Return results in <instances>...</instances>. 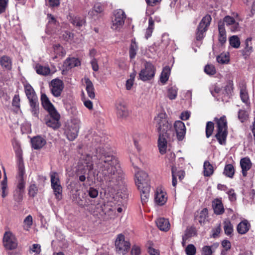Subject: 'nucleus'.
<instances>
[{
  "label": "nucleus",
  "instance_id": "nucleus-1",
  "mask_svg": "<svg viewBox=\"0 0 255 255\" xmlns=\"http://www.w3.org/2000/svg\"><path fill=\"white\" fill-rule=\"evenodd\" d=\"M84 164L88 170L94 169L97 172V178L100 181H105L110 185H119L124 178L118 159L108 153L103 147L97 149L94 156L87 154Z\"/></svg>",
  "mask_w": 255,
  "mask_h": 255
},
{
  "label": "nucleus",
  "instance_id": "nucleus-2",
  "mask_svg": "<svg viewBox=\"0 0 255 255\" xmlns=\"http://www.w3.org/2000/svg\"><path fill=\"white\" fill-rule=\"evenodd\" d=\"M154 123L159 133H166L167 138L174 135L172 130L171 124L169 123L167 119L165 113L161 112L154 118Z\"/></svg>",
  "mask_w": 255,
  "mask_h": 255
},
{
  "label": "nucleus",
  "instance_id": "nucleus-3",
  "mask_svg": "<svg viewBox=\"0 0 255 255\" xmlns=\"http://www.w3.org/2000/svg\"><path fill=\"white\" fill-rule=\"evenodd\" d=\"M217 124V133L216 137L221 144H225L227 136V122L225 116L220 119L215 118Z\"/></svg>",
  "mask_w": 255,
  "mask_h": 255
},
{
  "label": "nucleus",
  "instance_id": "nucleus-4",
  "mask_svg": "<svg viewBox=\"0 0 255 255\" xmlns=\"http://www.w3.org/2000/svg\"><path fill=\"white\" fill-rule=\"evenodd\" d=\"M81 122L78 119H73L65 127L64 134L69 140H74L77 136Z\"/></svg>",
  "mask_w": 255,
  "mask_h": 255
},
{
  "label": "nucleus",
  "instance_id": "nucleus-5",
  "mask_svg": "<svg viewBox=\"0 0 255 255\" xmlns=\"http://www.w3.org/2000/svg\"><path fill=\"white\" fill-rule=\"evenodd\" d=\"M134 167L135 168V183L138 189L150 187L147 174L143 171L139 170L136 166H134Z\"/></svg>",
  "mask_w": 255,
  "mask_h": 255
},
{
  "label": "nucleus",
  "instance_id": "nucleus-6",
  "mask_svg": "<svg viewBox=\"0 0 255 255\" xmlns=\"http://www.w3.org/2000/svg\"><path fill=\"white\" fill-rule=\"evenodd\" d=\"M115 245L116 252L123 255H126L130 247V243L125 240V236L122 234L117 236Z\"/></svg>",
  "mask_w": 255,
  "mask_h": 255
},
{
  "label": "nucleus",
  "instance_id": "nucleus-7",
  "mask_svg": "<svg viewBox=\"0 0 255 255\" xmlns=\"http://www.w3.org/2000/svg\"><path fill=\"white\" fill-rule=\"evenodd\" d=\"M212 18L210 15H206L203 17L197 28L196 32V39L200 40L204 37V33L207 30L211 21Z\"/></svg>",
  "mask_w": 255,
  "mask_h": 255
},
{
  "label": "nucleus",
  "instance_id": "nucleus-8",
  "mask_svg": "<svg viewBox=\"0 0 255 255\" xmlns=\"http://www.w3.org/2000/svg\"><path fill=\"white\" fill-rule=\"evenodd\" d=\"M155 72L154 66L149 62H146L144 68L141 70L139 76L140 79L143 81L150 80L154 77Z\"/></svg>",
  "mask_w": 255,
  "mask_h": 255
},
{
  "label": "nucleus",
  "instance_id": "nucleus-9",
  "mask_svg": "<svg viewBox=\"0 0 255 255\" xmlns=\"http://www.w3.org/2000/svg\"><path fill=\"white\" fill-rule=\"evenodd\" d=\"M3 244L4 247L9 250H12L17 247V241L14 235L10 231L5 232L3 235Z\"/></svg>",
  "mask_w": 255,
  "mask_h": 255
},
{
  "label": "nucleus",
  "instance_id": "nucleus-10",
  "mask_svg": "<svg viewBox=\"0 0 255 255\" xmlns=\"http://www.w3.org/2000/svg\"><path fill=\"white\" fill-rule=\"evenodd\" d=\"M115 107L117 115L119 118L125 119L129 115V111L124 102L122 101H117Z\"/></svg>",
  "mask_w": 255,
  "mask_h": 255
},
{
  "label": "nucleus",
  "instance_id": "nucleus-11",
  "mask_svg": "<svg viewBox=\"0 0 255 255\" xmlns=\"http://www.w3.org/2000/svg\"><path fill=\"white\" fill-rule=\"evenodd\" d=\"M63 89V84L61 80L55 79L51 81L50 90L52 94L55 97H59Z\"/></svg>",
  "mask_w": 255,
  "mask_h": 255
},
{
  "label": "nucleus",
  "instance_id": "nucleus-12",
  "mask_svg": "<svg viewBox=\"0 0 255 255\" xmlns=\"http://www.w3.org/2000/svg\"><path fill=\"white\" fill-rule=\"evenodd\" d=\"M49 113L50 117L46 122L47 126L54 129L58 128L60 126L59 123L60 115L56 110Z\"/></svg>",
  "mask_w": 255,
  "mask_h": 255
},
{
  "label": "nucleus",
  "instance_id": "nucleus-13",
  "mask_svg": "<svg viewBox=\"0 0 255 255\" xmlns=\"http://www.w3.org/2000/svg\"><path fill=\"white\" fill-rule=\"evenodd\" d=\"M166 133H159V137L158 139V147L159 152L161 154L165 153L167 148V143L168 140H170L173 135H171L170 137L167 138L165 135Z\"/></svg>",
  "mask_w": 255,
  "mask_h": 255
},
{
  "label": "nucleus",
  "instance_id": "nucleus-14",
  "mask_svg": "<svg viewBox=\"0 0 255 255\" xmlns=\"http://www.w3.org/2000/svg\"><path fill=\"white\" fill-rule=\"evenodd\" d=\"M174 126L177 139L179 140H182L186 133V128L184 124L180 121H177L175 122Z\"/></svg>",
  "mask_w": 255,
  "mask_h": 255
},
{
  "label": "nucleus",
  "instance_id": "nucleus-15",
  "mask_svg": "<svg viewBox=\"0 0 255 255\" xmlns=\"http://www.w3.org/2000/svg\"><path fill=\"white\" fill-rule=\"evenodd\" d=\"M166 193L161 189H157L155 195V201L159 205H163L167 201Z\"/></svg>",
  "mask_w": 255,
  "mask_h": 255
},
{
  "label": "nucleus",
  "instance_id": "nucleus-16",
  "mask_svg": "<svg viewBox=\"0 0 255 255\" xmlns=\"http://www.w3.org/2000/svg\"><path fill=\"white\" fill-rule=\"evenodd\" d=\"M240 165L242 168V172L243 176L246 177L247 175V172L252 166V163L249 157H244L240 160Z\"/></svg>",
  "mask_w": 255,
  "mask_h": 255
},
{
  "label": "nucleus",
  "instance_id": "nucleus-17",
  "mask_svg": "<svg viewBox=\"0 0 255 255\" xmlns=\"http://www.w3.org/2000/svg\"><path fill=\"white\" fill-rule=\"evenodd\" d=\"M156 224L158 228L164 232L168 231L170 227L169 221L164 218H159L157 219Z\"/></svg>",
  "mask_w": 255,
  "mask_h": 255
},
{
  "label": "nucleus",
  "instance_id": "nucleus-18",
  "mask_svg": "<svg viewBox=\"0 0 255 255\" xmlns=\"http://www.w3.org/2000/svg\"><path fill=\"white\" fill-rule=\"evenodd\" d=\"M41 104L43 108L49 113L56 111L53 105L50 102L49 99L45 94H42L41 96Z\"/></svg>",
  "mask_w": 255,
  "mask_h": 255
},
{
  "label": "nucleus",
  "instance_id": "nucleus-19",
  "mask_svg": "<svg viewBox=\"0 0 255 255\" xmlns=\"http://www.w3.org/2000/svg\"><path fill=\"white\" fill-rule=\"evenodd\" d=\"M31 142L32 147L35 149H40L46 144V140L39 136L33 137Z\"/></svg>",
  "mask_w": 255,
  "mask_h": 255
},
{
  "label": "nucleus",
  "instance_id": "nucleus-20",
  "mask_svg": "<svg viewBox=\"0 0 255 255\" xmlns=\"http://www.w3.org/2000/svg\"><path fill=\"white\" fill-rule=\"evenodd\" d=\"M250 227L249 222L247 220H244L238 225L237 230L239 234L244 235L248 232Z\"/></svg>",
  "mask_w": 255,
  "mask_h": 255
},
{
  "label": "nucleus",
  "instance_id": "nucleus-21",
  "mask_svg": "<svg viewBox=\"0 0 255 255\" xmlns=\"http://www.w3.org/2000/svg\"><path fill=\"white\" fill-rule=\"evenodd\" d=\"M86 83V90L89 98L93 99L95 97V89L91 81L88 78H84Z\"/></svg>",
  "mask_w": 255,
  "mask_h": 255
},
{
  "label": "nucleus",
  "instance_id": "nucleus-22",
  "mask_svg": "<svg viewBox=\"0 0 255 255\" xmlns=\"http://www.w3.org/2000/svg\"><path fill=\"white\" fill-rule=\"evenodd\" d=\"M28 101L30 107V111L32 115L35 117H38L39 110L38 98Z\"/></svg>",
  "mask_w": 255,
  "mask_h": 255
},
{
  "label": "nucleus",
  "instance_id": "nucleus-23",
  "mask_svg": "<svg viewBox=\"0 0 255 255\" xmlns=\"http://www.w3.org/2000/svg\"><path fill=\"white\" fill-rule=\"evenodd\" d=\"M218 30L219 32V41L223 44L226 41L227 38L224 24L222 21H220L218 23Z\"/></svg>",
  "mask_w": 255,
  "mask_h": 255
},
{
  "label": "nucleus",
  "instance_id": "nucleus-24",
  "mask_svg": "<svg viewBox=\"0 0 255 255\" xmlns=\"http://www.w3.org/2000/svg\"><path fill=\"white\" fill-rule=\"evenodd\" d=\"M24 91L28 100L38 98L32 86L27 84L24 85Z\"/></svg>",
  "mask_w": 255,
  "mask_h": 255
},
{
  "label": "nucleus",
  "instance_id": "nucleus-25",
  "mask_svg": "<svg viewBox=\"0 0 255 255\" xmlns=\"http://www.w3.org/2000/svg\"><path fill=\"white\" fill-rule=\"evenodd\" d=\"M64 66L67 69L78 66L80 64V61L76 58H67L64 63Z\"/></svg>",
  "mask_w": 255,
  "mask_h": 255
},
{
  "label": "nucleus",
  "instance_id": "nucleus-26",
  "mask_svg": "<svg viewBox=\"0 0 255 255\" xmlns=\"http://www.w3.org/2000/svg\"><path fill=\"white\" fill-rule=\"evenodd\" d=\"M213 208L216 214L220 215L224 213L223 204L220 200L216 199L213 202Z\"/></svg>",
  "mask_w": 255,
  "mask_h": 255
},
{
  "label": "nucleus",
  "instance_id": "nucleus-27",
  "mask_svg": "<svg viewBox=\"0 0 255 255\" xmlns=\"http://www.w3.org/2000/svg\"><path fill=\"white\" fill-rule=\"evenodd\" d=\"M2 169L4 173V177L3 180L1 182L0 186L1 190V196L4 198L7 194V179L5 169L4 167H2Z\"/></svg>",
  "mask_w": 255,
  "mask_h": 255
},
{
  "label": "nucleus",
  "instance_id": "nucleus-28",
  "mask_svg": "<svg viewBox=\"0 0 255 255\" xmlns=\"http://www.w3.org/2000/svg\"><path fill=\"white\" fill-rule=\"evenodd\" d=\"M138 189L140 191L141 201L142 204L143 205L148 201L149 196L150 187H146L145 188H143V189Z\"/></svg>",
  "mask_w": 255,
  "mask_h": 255
},
{
  "label": "nucleus",
  "instance_id": "nucleus-29",
  "mask_svg": "<svg viewBox=\"0 0 255 255\" xmlns=\"http://www.w3.org/2000/svg\"><path fill=\"white\" fill-rule=\"evenodd\" d=\"M170 71L169 66H166L163 68L160 77V81L162 84H165L168 81L170 74Z\"/></svg>",
  "mask_w": 255,
  "mask_h": 255
},
{
  "label": "nucleus",
  "instance_id": "nucleus-30",
  "mask_svg": "<svg viewBox=\"0 0 255 255\" xmlns=\"http://www.w3.org/2000/svg\"><path fill=\"white\" fill-rule=\"evenodd\" d=\"M35 69L38 74L47 76L50 73V69L49 67L43 66L40 64L35 66Z\"/></svg>",
  "mask_w": 255,
  "mask_h": 255
},
{
  "label": "nucleus",
  "instance_id": "nucleus-31",
  "mask_svg": "<svg viewBox=\"0 0 255 255\" xmlns=\"http://www.w3.org/2000/svg\"><path fill=\"white\" fill-rule=\"evenodd\" d=\"M0 63L1 66L7 70L11 68V60L7 56L4 55L0 58Z\"/></svg>",
  "mask_w": 255,
  "mask_h": 255
},
{
  "label": "nucleus",
  "instance_id": "nucleus-32",
  "mask_svg": "<svg viewBox=\"0 0 255 255\" xmlns=\"http://www.w3.org/2000/svg\"><path fill=\"white\" fill-rule=\"evenodd\" d=\"M126 18V15L124 10L119 9L114 11V16L112 19L124 21L125 22Z\"/></svg>",
  "mask_w": 255,
  "mask_h": 255
},
{
  "label": "nucleus",
  "instance_id": "nucleus-33",
  "mask_svg": "<svg viewBox=\"0 0 255 255\" xmlns=\"http://www.w3.org/2000/svg\"><path fill=\"white\" fill-rule=\"evenodd\" d=\"M214 172L213 167L208 161H206L204 163V175L205 176H210Z\"/></svg>",
  "mask_w": 255,
  "mask_h": 255
},
{
  "label": "nucleus",
  "instance_id": "nucleus-34",
  "mask_svg": "<svg viewBox=\"0 0 255 255\" xmlns=\"http://www.w3.org/2000/svg\"><path fill=\"white\" fill-rule=\"evenodd\" d=\"M103 10V8L101 3H98L94 5L93 8L89 11L88 14L91 17L97 15L98 13L102 12Z\"/></svg>",
  "mask_w": 255,
  "mask_h": 255
},
{
  "label": "nucleus",
  "instance_id": "nucleus-35",
  "mask_svg": "<svg viewBox=\"0 0 255 255\" xmlns=\"http://www.w3.org/2000/svg\"><path fill=\"white\" fill-rule=\"evenodd\" d=\"M54 193L56 198L58 200H60L62 199V187L61 184L54 185L51 186Z\"/></svg>",
  "mask_w": 255,
  "mask_h": 255
},
{
  "label": "nucleus",
  "instance_id": "nucleus-36",
  "mask_svg": "<svg viewBox=\"0 0 255 255\" xmlns=\"http://www.w3.org/2000/svg\"><path fill=\"white\" fill-rule=\"evenodd\" d=\"M224 230L226 235H231L233 232V226L229 220H225L224 223Z\"/></svg>",
  "mask_w": 255,
  "mask_h": 255
},
{
  "label": "nucleus",
  "instance_id": "nucleus-37",
  "mask_svg": "<svg viewBox=\"0 0 255 255\" xmlns=\"http://www.w3.org/2000/svg\"><path fill=\"white\" fill-rule=\"evenodd\" d=\"M223 173L227 177L232 178L235 173V170L233 166L229 164L225 166Z\"/></svg>",
  "mask_w": 255,
  "mask_h": 255
},
{
  "label": "nucleus",
  "instance_id": "nucleus-38",
  "mask_svg": "<svg viewBox=\"0 0 255 255\" xmlns=\"http://www.w3.org/2000/svg\"><path fill=\"white\" fill-rule=\"evenodd\" d=\"M137 49L138 46L137 44L134 40H132L129 51V57L131 59L134 58L136 54Z\"/></svg>",
  "mask_w": 255,
  "mask_h": 255
},
{
  "label": "nucleus",
  "instance_id": "nucleus-39",
  "mask_svg": "<svg viewBox=\"0 0 255 255\" xmlns=\"http://www.w3.org/2000/svg\"><path fill=\"white\" fill-rule=\"evenodd\" d=\"M177 95V88L175 86H171L168 88L167 97L170 100L175 99Z\"/></svg>",
  "mask_w": 255,
  "mask_h": 255
},
{
  "label": "nucleus",
  "instance_id": "nucleus-40",
  "mask_svg": "<svg viewBox=\"0 0 255 255\" xmlns=\"http://www.w3.org/2000/svg\"><path fill=\"white\" fill-rule=\"evenodd\" d=\"M217 60L218 63L224 64L229 62V55L228 53H221L217 56Z\"/></svg>",
  "mask_w": 255,
  "mask_h": 255
},
{
  "label": "nucleus",
  "instance_id": "nucleus-41",
  "mask_svg": "<svg viewBox=\"0 0 255 255\" xmlns=\"http://www.w3.org/2000/svg\"><path fill=\"white\" fill-rule=\"evenodd\" d=\"M124 23V21L112 19L111 28L114 30H119L123 27Z\"/></svg>",
  "mask_w": 255,
  "mask_h": 255
},
{
  "label": "nucleus",
  "instance_id": "nucleus-42",
  "mask_svg": "<svg viewBox=\"0 0 255 255\" xmlns=\"http://www.w3.org/2000/svg\"><path fill=\"white\" fill-rule=\"evenodd\" d=\"M229 42L230 45L235 48H238L240 45V41L239 38L236 36L234 35L230 38Z\"/></svg>",
  "mask_w": 255,
  "mask_h": 255
},
{
  "label": "nucleus",
  "instance_id": "nucleus-43",
  "mask_svg": "<svg viewBox=\"0 0 255 255\" xmlns=\"http://www.w3.org/2000/svg\"><path fill=\"white\" fill-rule=\"evenodd\" d=\"M148 23V27L146 29L145 32V36L146 39H148L149 37L151 36L153 31V29L154 28V22L151 18L149 19Z\"/></svg>",
  "mask_w": 255,
  "mask_h": 255
},
{
  "label": "nucleus",
  "instance_id": "nucleus-44",
  "mask_svg": "<svg viewBox=\"0 0 255 255\" xmlns=\"http://www.w3.org/2000/svg\"><path fill=\"white\" fill-rule=\"evenodd\" d=\"M53 49L55 53L56 54V57H57V55L64 56L66 54L65 51L60 44L54 45L53 46Z\"/></svg>",
  "mask_w": 255,
  "mask_h": 255
},
{
  "label": "nucleus",
  "instance_id": "nucleus-45",
  "mask_svg": "<svg viewBox=\"0 0 255 255\" xmlns=\"http://www.w3.org/2000/svg\"><path fill=\"white\" fill-rule=\"evenodd\" d=\"M33 223L32 217L31 215L27 216L24 220V229L28 231L31 228Z\"/></svg>",
  "mask_w": 255,
  "mask_h": 255
},
{
  "label": "nucleus",
  "instance_id": "nucleus-46",
  "mask_svg": "<svg viewBox=\"0 0 255 255\" xmlns=\"http://www.w3.org/2000/svg\"><path fill=\"white\" fill-rule=\"evenodd\" d=\"M214 128V123L212 122H207L206 127V135L207 138L212 135Z\"/></svg>",
  "mask_w": 255,
  "mask_h": 255
},
{
  "label": "nucleus",
  "instance_id": "nucleus-47",
  "mask_svg": "<svg viewBox=\"0 0 255 255\" xmlns=\"http://www.w3.org/2000/svg\"><path fill=\"white\" fill-rule=\"evenodd\" d=\"M205 72L209 75H213L216 72L215 66L212 64H207L204 68Z\"/></svg>",
  "mask_w": 255,
  "mask_h": 255
},
{
  "label": "nucleus",
  "instance_id": "nucleus-48",
  "mask_svg": "<svg viewBox=\"0 0 255 255\" xmlns=\"http://www.w3.org/2000/svg\"><path fill=\"white\" fill-rule=\"evenodd\" d=\"M51 186L60 184L59 178L56 172H52L50 174Z\"/></svg>",
  "mask_w": 255,
  "mask_h": 255
},
{
  "label": "nucleus",
  "instance_id": "nucleus-49",
  "mask_svg": "<svg viewBox=\"0 0 255 255\" xmlns=\"http://www.w3.org/2000/svg\"><path fill=\"white\" fill-rule=\"evenodd\" d=\"M185 253L187 255H195L196 248L193 244L188 245L185 249Z\"/></svg>",
  "mask_w": 255,
  "mask_h": 255
},
{
  "label": "nucleus",
  "instance_id": "nucleus-50",
  "mask_svg": "<svg viewBox=\"0 0 255 255\" xmlns=\"http://www.w3.org/2000/svg\"><path fill=\"white\" fill-rule=\"evenodd\" d=\"M71 22L74 25H76L78 27H81L85 24V19L81 18L79 17H75L72 19Z\"/></svg>",
  "mask_w": 255,
  "mask_h": 255
},
{
  "label": "nucleus",
  "instance_id": "nucleus-51",
  "mask_svg": "<svg viewBox=\"0 0 255 255\" xmlns=\"http://www.w3.org/2000/svg\"><path fill=\"white\" fill-rule=\"evenodd\" d=\"M24 166L23 163L20 161L18 164V179H23V176L24 174Z\"/></svg>",
  "mask_w": 255,
  "mask_h": 255
},
{
  "label": "nucleus",
  "instance_id": "nucleus-52",
  "mask_svg": "<svg viewBox=\"0 0 255 255\" xmlns=\"http://www.w3.org/2000/svg\"><path fill=\"white\" fill-rule=\"evenodd\" d=\"M240 97L242 101L248 104L249 101V96L247 92L245 89H242L240 91Z\"/></svg>",
  "mask_w": 255,
  "mask_h": 255
},
{
  "label": "nucleus",
  "instance_id": "nucleus-53",
  "mask_svg": "<svg viewBox=\"0 0 255 255\" xmlns=\"http://www.w3.org/2000/svg\"><path fill=\"white\" fill-rule=\"evenodd\" d=\"M212 246H205L202 249V255H212L213 251L212 250Z\"/></svg>",
  "mask_w": 255,
  "mask_h": 255
},
{
  "label": "nucleus",
  "instance_id": "nucleus-54",
  "mask_svg": "<svg viewBox=\"0 0 255 255\" xmlns=\"http://www.w3.org/2000/svg\"><path fill=\"white\" fill-rule=\"evenodd\" d=\"M248 118L247 112L244 110H241L238 113V118L241 122H244Z\"/></svg>",
  "mask_w": 255,
  "mask_h": 255
},
{
  "label": "nucleus",
  "instance_id": "nucleus-55",
  "mask_svg": "<svg viewBox=\"0 0 255 255\" xmlns=\"http://www.w3.org/2000/svg\"><path fill=\"white\" fill-rule=\"evenodd\" d=\"M38 188L35 184H31L28 190V194L30 196L34 197L37 193Z\"/></svg>",
  "mask_w": 255,
  "mask_h": 255
},
{
  "label": "nucleus",
  "instance_id": "nucleus-56",
  "mask_svg": "<svg viewBox=\"0 0 255 255\" xmlns=\"http://www.w3.org/2000/svg\"><path fill=\"white\" fill-rule=\"evenodd\" d=\"M23 192L16 190L14 194V199L16 202H20L23 198Z\"/></svg>",
  "mask_w": 255,
  "mask_h": 255
},
{
  "label": "nucleus",
  "instance_id": "nucleus-57",
  "mask_svg": "<svg viewBox=\"0 0 255 255\" xmlns=\"http://www.w3.org/2000/svg\"><path fill=\"white\" fill-rule=\"evenodd\" d=\"M196 234V230L194 228H188L186 231L184 235L185 237H187L188 239L191 237L195 236Z\"/></svg>",
  "mask_w": 255,
  "mask_h": 255
},
{
  "label": "nucleus",
  "instance_id": "nucleus-58",
  "mask_svg": "<svg viewBox=\"0 0 255 255\" xmlns=\"http://www.w3.org/2000/svg\"><path fill=\"white\" fill-rule=\"evenodd\" d=\"M236 20L232 17L230 16H226L224 18V23H225L227 26L230 27L233 24Z\"/></svg>",
  "mask_w": 255,
  "mask_h": 255
},
{
  "label": "nucleus",
  "instance_id": "nucleus-59",
  "mask_svg": "<svg viewBox=\"0 0 255 255\" xmlns=\"http://www.w3.org/2000/svg\"><path fill=\"white\" fill-rule=\"evenodd\" d=\"M208 215V210L206 208H204L202 210L200 213V220H199V222L201 224L202 222H204L207 217Z\"/></svg>",
  "mask_w": 255,
  "mask_h": 255
},
{
  "label": "nucleus",
  "instance_id": "nucleus-60",
  "mask_svg": "<svg viewBox=\"0 0 255 255\" xmlns=\"http://www.w3.org/2000/svg\"><path fill=\"white\" fill-rule=\"evenodd\" d=\"M88 195L91 198H95L98 195V191L93 187H90L88 190Z\"/></svg>",
  "mask_w": 255,
  "mask_h": 255
},
{
  "label": "nucleus",
  "instance_id": "nucleus-61",
  "mask_svg": "<svg viewBox=\"0 0 255 255\" xmlns=\"http://www.w3.org/2000/svg\"><path fill=\"white\" fill-rule=\"evenodd\" d=\"M8 1V0H0V14L5 11Z\"/></svg>",
  "mask_w": 255,
  "mask_h": 255
},
{
  "label": "nucleus",
  "instance_id": "nucleus-62",
  "mask_svg": "<svg viewBox=\"0 0 255 255\" xmlns=\"http://www.w3.org/2000/svg\"><path fill=\"white\" fill-rule=\"evenodd\" d=\"M46 3L50 7H57L60 4V0H48Z\"/></svg>",
  "mask_w": 255,
  "mask_h": 255
},
{
  "label": "nucleus",
  "instance_id": "nucleus-63",
  "mask_svg": "<svg viewBox=\"0 0 255 255\" xmlns=\"http://www.w3.org/2000/svg\"><path fill=\"white\" fill-rule=\"evenodd\" d=\"M12 106L17 108L20 107V98L18 95H15L12 100Z\"/></svg>",
  "mask_w": 255,
  "mask_h": 255
},
{
  "label": "nucleus",
  "instance_id": "nucleus-64",
  "mask_svg": "<svg viewBox=\"0 0 255 255\" xmlns=\"http://www.w3.org/2000/svg\"><path fill=\"white\" fill-rule=\"evenodd\" d=\"M229 28L233 32L239 31L240 29V26L239 25V22L236 21L234 23H233L232 25L229 27Z\"/></svg>",
  "mask_w": 255,
  "mask_h": 255
}]
</instances>
